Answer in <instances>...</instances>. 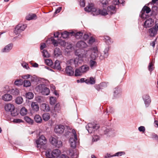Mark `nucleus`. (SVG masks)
Here are the masks:
<instances>
[{"mask_svg": "<svg viewBox=\"0 0 158 158\" xmlns=\"http://www.w3.org/2000/svg\"><path fill=\"white\" fill-rule=\"evenodd\" d=\"M89 67L86 64L82 65L81 67L75 69V76L76 77L81 76L83 74L87 72L89 70Z\"/></svg>", "mask_w": 158, "mask_h": 158, "instance_id": "39448f33", "label": "nucleus"}, {"mask_svg": "<svg viewBox=\"0 0 158 158\" xmlns=\"http://www.w3.org/2000/svg\"><path fill=\"white\" fill-rule=\"evenodd\" d=\"M83 35V33L81 32H77L75 35V37L77 39H80L82 36Z\"/></svg>", "mask_w": 158, "mask_h": 158, "instance_id": "a18cd8bd", "label": "nucleus"}, {"mask_svg": "<svg viewBox=\"0 0 158 158\" xmlns=\"http://www.w3.org/2000/svg\"><path fill=\"white\" fill-rule=\"evenodd\" d=\"M11 94L14 95H18L19 94V91L17 89H12L10 91Z\"/></svg>", "mask_w": 158, "mask_h": 158, "instance_id": "7c9ffc66", "label": "nucleus"}, {"mask_svg": "<svg viewBox=\"0 0 158 158\" xmlns=\"http://www.w3.org/2000/svg\"><path fill=\"white\" fill-rule=\"evenodd\" d=\"M10 121L12 122L13 123H20L23 122L21 119H10Z\"/></svg>", "mask_w": 158, "mask_h": 158, "instance_id": "37998d69", "label": "nucleus"}, {"mask_svg": "<svg viewBox=\"0 0 158 158\" xmlns=\"http://www.w3.org/2000/svg\"><path fill=\"white\" fill-rule=\"evenodd\" d=\"M89 65L91 69L94 68L97 65V63L96 61L92 60H91L89 62Z\"/></svg>", "mask_w": 158, "mask_h": 158, "instance_id": "bb28decb", "label": "nucleus"}, {"mask_svg": "<svg viewBox=\"0 0 158 158\" xmlns=\"http://www.w3.org/2000/svg\"><path fill=\"white\" fill-rule=\"evenodd\" d=\"M76 55L80 58H86L88 56V54H87V53H85V54H77L76 53Z\"/></svg>", "mask_w": 158, "mask_h": 158, "instance_id": "8fccbe9b", "label": "nucleus"}, {"mask_svg": "<svg viewBox=\"0 0 158 158\" xmlns=\"http://www.w3.org/2000/svg\"><path fill=\"white\" fill-rule=\"evenodd\" d=\"M30 77H32L31 75L29 74H27L26 75H23L22 76V78L24 79H27Z\"/></svg>", "mask_w": 158, "mask_h": 158, "instance_id": "69168bd1", "label": "nucleus"}, {"mask_svg": "<svg viewBox=\"0 0 158 158\" xmlns=\"http://www.w3.org/2000/svg\"><path fill=\"white\" fill-rule=\"evenodd\" d=\"M70 33L67 31H65L64 32L61 33L60 35L61 37H62L64 39H65L67 38Z\"/></svg>", "mask_w": 158, "mask_h": 158, "instance_id": "2f4dec72", "label": "nucleus"}, {"mask_svg": "<svg viewBox=\"0 0 158 158\" xmlns=\"http://www.w3.org/2000/svg\"><path fill=\"white\" fill-rule=\"evenodd\" d=\"M121 93L120 89L118 88H116L114 89V96L115 97L119 96Z\"/></svg>", "mask_w": 158, "mask_h": 158, "instance_id": "cd10ccee", "label": "nucleus"}, {"mask_svg": "<svg viewBox=\"0 0 158 158\" xmlns=\"http://www.w3.org/2000/svg\"><path fill=\"white\" fill-rule=\"evenodd\" d=\"M92 53L90 56V58L93 60H95L98 56L99 52L98 50L97 47H94L90 49Z\"/></svg>", "mask_w": 158, "mask_h": 158, "instance_id": "ddd939ff", "label": "nucleus"}, {"mask_svg": "<svg viewBox=\"0 0 158 158\" xmlns=\"http://www.w3.org/2000/svg\"><path fill=\"white\" fill-rule=\"evenodd\" d=\"M35 89L38 92L45 95H48L50 93L49 89L46 87L44 84L39 85L36 87Z\"/></svg>", "mask_w": 158, "mask_h": 158, "instance_id": "423d86ee", "label": "nucleus"}, {"mask_svg": "<svg viewBox=\"0 0 158 158\" xmlns=\"http://www.w3.org/2000/svg\"><path fill=\"white\" fill-rule=\"evenodd\" d=\"M96 89L98 91H99L100 89H102V87L100 85V84H99L96 85L95 86Z\"/></svg>", "mask_w": 158, "mask_h": 158, "instance_id": "338daca9", "label": "nucleus"}, {"mask_svg": "<svg viewBox=\"0 0 158 158\" xmlns=\"http://www.w3.org/2000/svg\"><path fill=\"white\" fill-rule=\"evenodd\" d=\"M146 106L148 107L150 104L151 101L149 96L147 95H144L143 96Z\"/></svg>", "mask_w": 158, "mask_h": 158, "instance_id": "f3484780", "label": "nucleus"}, {"mask_svg": "<svg viewBox=\"0 0 158 158\" xmlns=\"http://www.w3.org/2000/svg\"><path fill=\"white\" fill-rule=\"evenodd\" d=\"M65 71L67 75L69 76H71L74 74V70L70 66H68L66 67Z\"/></svg>", "mask_w": 158, "mask_h": 158, "instance_id": "6ab92c4d", "label": "nucleus"}, {"mask_svg": "<svg viewBox=\"0 0 158 158\" xmlns=\"http://www.w3.org/2000/svg\"><path fill=\"white\" fill-rule=\"evenodd\" d=\"M116 11L115 6L110 5L107 7V10L103 8L101 10V15H112L115 13Z\"/></svg>", "mask_w": 158, "mask_h": 158, "instance_id": "20e7f679", "label": "nucleus"}, {"mask_svg": "<svg viewBox=\"0 0 158 158\" xmlns=\"http://www.w3.org/2000/svg\"><path fill=\"white\" fill-rule=\"evenodd\" d=\"M5 110L7 112H10L12 116H15L18 114L16 111H15L14 106L11 104H8L4 106Z\"/></svg>", "mask_w": 158, "mask_h": 158, "instance_id": "6e6552de", "label": "nucleus"}, {"mask_svg": "<svg viewBox=\"0 0 158 158\" xmlns=\"http://www.w3.org/2000/svg\"><path fill=\"white\" fill-rule=\"evenodd\" d=\"M51 144L57 148H60L62 146V143L60 140H59L56 138L52 137L50 139Z\"/></svg>", "mask_w": 158, "mask_h": 158, "instance_id": "9b49d317", "label": "nucleus"}, {"mask_svg": "<svg viewBox=\"0 0 158 158\" xmlns=\"http://www.w3.org/2000/svg\"><path fill=\"white\" fill-rule=\"evenodd\" d=\"M37 18L36 16L34 14H29L26 17V19L27 20L35 19Z\"/></svg>", "mask_w": 158, "mask_h": 158, "instance_id": "5701e85b", "label": "nucleus"}, {"mask_svg": "<svg viewBox=\"0 0 158 158\" xmlns=\"http://www.w3.org/2000/svg\"><path fill=\"white\" fill-rule=\"evenodd\" d=\"M138 130L140 132H144L145 131V129L144 127L141 126L138 128Z\"/></svg>", "mask_w": 158, "mask_h": 158, "instance_id": "bf43d9fd", "label": "nucleus"}, {"mask_svg": "<svg viewBox=\"0 0 158 158\" xmlns=\"http://www.w3.org/2000/svg\"><path fill=\"white\" fill-rule=\"evenodd\" d=\"M125 153L123 152H118L115 154L114 156H120L122 155L125 154Z\"/></svg>", "mask_w": 158, "mask_h": 158, "instance_id": "5fc2aeb1", "label": "nucleus"}, {"mask_svg": "<svg viewBox=\"0 0 158 158\" xmlns=\"http://www.w3.org/2000/svg\"><path fill=\"white\" fill-rule=\"evenodd\" d=\"M73 129L71 126L60 124L55 126L54 131L56 134H62L65 131L64 135L66 136L69 135Z\"/></svg>", "mask_w": 158, "mask_h": 158, "instance_id": "f257e3e1", "label": "nucleus"}, {"mask_svg": "<svg viewBox=\"0 0 158 158\" xmlns=\"http://www.w3.org/2000/svg\"><path fill=\"white\" fill-rule=\"evenodd\" d=\"M45 63L48 66H51L53 64L52 60L50 59H47L45 60Z\"/></svg>", "mask_w": 158, "mask_h": 158, "instance_id": "de8ad7c7", "label": "nucleus"}, {"mask_svg": "<svg viewBox=\"0 0 158 158\" xmlns=\"http://www.w3.org/2000/svg\"><path fill=\"white\" fill-rule=\"evenodd\" d=\"M85 82L87 84L93 85L95 83V80L94 77H91L89 79H86Z\"/></svg>", "mask_w": 158, "mask_h": 158, "instance_id": "b1692460", "label": "nucleus"}, {"mask_svg": "<svg viewBox=\"0 0 158 158\" xmlns=\"http://www.w3.org/2000/svg\"><path fill=\"white\" fill-rule=\"evenodd\" d=\"M77 47L80 48H86L88 45L84 41H78L76 44Z\"/></svg>", "mask_w": 158, "mask_h": 158, "instance_id": "a211bd4d", "label": "nucleus"}, {"mask_svg": "<svg viewBox=\"0 0 158 158\" xmlns=\"http://www.w3.org/2000/svg\"><path fill=\"white\" fill-rule=\"evenodd\" d=\"M52 42L55 46H57L58 44L59 43L58 42L57 40H55L54 39H52L51 40Z\"/></svg>", "mask_w": 158, "mask_h": 158, "instance_id": "4d7b16f0", "label": "nucleus"}, {"mask_svg": "<svg viewBox=\"0 0 158 158\" xmlns=\"http://www.w3.org/2000/svg\"><path fill=\"white\" fill-rule=\"evenodd\" d=\"M99 126L98 124L94 122L89 123L86 126V128L89 133H91L94 132L95 130L98 129Z\"/></svg>", "mask_w": 158, "mask_h": 158, "instance_id": "0eeeda50", "label": "nucleus"}, {"mask_svg": "<svg viewBox=\"0 0 158 158\" xmlns=\"http://www.w3.org/2000/svg\"><path fill=\"white\" fill-rule=\"evenodd\" d=\"M58 42L61 46L63 47L65 46L66 45V43L64 40H61L60 41H59Z\"/></svg>", "mask_w": 158, "mask_h": 158, "instance_id": "680f3d73", "label": "nucleus"}, {"mask_svg": "<svg viewBox=\"0 0 158 158\" xmlns=\"http://www.w3.org/2000/svg\"><path fill=\"white\" fill-rule=\"evenodd\" d=\"M23 102V99L21 97H17L15 100V103L18 104H22Z\"/></svg>", "mask_w": 158, "mask_h": 158, "instance_id": "72a5a7b5", "label": "nucleus"}, {"mask_svg": "<svg viewBox=\"0 0 158 158\" xmlns=\"http://www.w3.org/2000/svg\"><path fill=\"white\" fill-rule=\"evenodd\" d=\"M23 86L25 87H28L30 86L31 83L28 80H24V81Z\"/></svg>", "mask_w": 158, "mask_h": 158, "instance_id": "49530a36", "label": "nucleus"}, {"mask_svg": "<svg viewBox=\"0 0 158 158\" xmlns=\"http://www.w3.org/2000/svg\"><path fill=\"white\" fill-rule=\"evenodd\" d=\"M158 31V21H156L154 27L150 28L148 30L149 35L152 37L154 36Z\"/></svg>", "mask_w": 158, "mask_h": 158, "instance_id": "1a4fd4ad", "label": "nucleus"}, {"mask_svg": "<svg viewBox=\"0 0 158 158\" xmlns=\"http://www.w3.org/2000/svg\"><path fill=\"white\" fill-rule=\"evenodd\" d=\"M31 108L33 110L37 111L39 110V105L36 102H32L31 104Z\"/></svg>", "mask_w": 158, "mask_h": 158, "instance_id": "393cba45", "label": "nucleus"}, {"mask_svg": "<svg viewBox=\"0 0 158 158\" xmlns=\"http://www.w3.org/2000/svg\"><path fill=\"white\" fill-rule=\"evenodd\" d=\"M62 9V7H58L54 13L55 14H57L59 13Z\"/></svg>", "mask_w": 158, "mask_h": 158, "instance_id": "774afa93", "label": "nucleus"}, {"mask_svg": "<svg viewBox=\"0 0 158 158\" xmlns=\"http://www.w3.org/2000/svg\"><path fill=\"white\" fill-rule=\"evenodd\" d=\"M109 47L106 48L104 51V55H103V58H106L108 56V52L109 51Z\"/></svg>", "mask_w": 158, "mask_h": 158, "instance_id": "4c0bfd02", "label": "nucleus"}, {"mask_svg": "<svg viewBox=\"0 0 158 158\" xmlns=\"http://www.w3.org/2000/svg\"><path fill=\"white\" fill-rule=\"evenodd\" d=\"M42 106L43 108H44V110L46 111H49L50 108L48 105L45 103H43L42 104Z\"/></svg>", "mask_w": 158, "mask_h": 158, "instance_id": "79ce46f5", "label": "nucleus"}, {"mask_svg": "<svg viewBox=\"0 0 158 158\" xmlns=\"http://www.w3.org/2000/svg\"><path fill=\"white\" fill-rule=\"evenodd\" d=\"M99 139V137L98 135H94L93 137L92 141L95 142L97 141Z\"/></svg>", "mask_w": 158, "mask_h": 158, "instance_id": "052dcab7", "label": "nucleus"}, {"mask_svg": "<svg viewBox=\"0 0 158 158\" xmlns=\"http://www.w3.org/2000/svg\"><path fill=\"white\" fill-rule=\"evenodd\" d=\"M13 46L12 44H9L6 46L2 50V52H8L12 49Z\"/></svg>", "mask_w": 158, "mask_h": 158, "instance_id": "4be33fe9", "label": "nucleus"}, {"mask_svg": "<svg viewBox=\"0 0 158 158\" xmlns=\"http://www.w3.org/2000/svg\"><path fill=\"white\" fill-rule=\"evenodd\" d=\"M27 110L24 107H23L20 110V114L22 116L26 115L27 113Z\"/></svg>", "mask_w": 158, "mask_h": 158, "instance_id": "f704fd0d", "label": "nucleus"}, {"mask_svg": "<svg viewBox=\"0 0 158 158\" xmlns=\"http://www.w3.org/2000/svg\"><path fill=\"white\" fill-rule=\"evenodd\" d=\"M52 152L51 150L49 149L47 150L45 152V156L46 157L48 158H53Z\"/></svg>", "mask_w": 158, "mask_h": 158, "instance_id": "a878e982", "label": "nucleus"}, {"mask_svg": "<svg viewBox=\"0 0 158 158\" xmlns=\"http://www.w3.org/2000/svg\"><path fill=\"white\" fill-rule=\"evenodd\" d=\"M114 112L113 108L111 106H109L108 108H107L106 110L104 112V114H106L108 113H112Z\"/></svg>", "mask_w": 158, "mask_h": 158, "instance_id": "e433bc0d", "label": "nucleus"}, {"mask_svg": "<svg viewBox=\"0 0 158 158\" xmlns=\"http://www.w3.org/2000/svg\"><path fill=\"white\" fill-rule=\"evenodd\" d=\"M95 41V39L93 37H91L89 40L88 43L89 44H92Z\"/></svg>", "mask_w": 158, "mask_h": 158, "instance_id": "864d4df0", "label": "nucleus"}, {"mask_svg": "<svg viewBox=\"0 0 158 158\" xmlns=\"http://www.w3.org/2000/svg\"><path fill=\"white\" fill-rule=\"evenodd\" d=\"M26 96L27 98L29 99H32L34 97V94L31 92H29L27 93Z\"/></svg>", "mask_w": 158, "mask_h": 158, "instance_id": "ea45409f", "label": "nucleus"}, {"mask_svg": "<svg viewBox=\"0 0 158 158\" xmlns=\"http://www.w3.org/2000/svg\"><path fill=\"white\" fill-rule=\"evenodd\" d=\"M71 132L73 134L74 138H71L69 139V142H70L71 147L73 148L76 147V143L78 139L76 134V133L75 129L72 130Z\"/></svg>", "mask_w": 158, "mask_h": 158, "instance_id": "9d476101", "label": "nucleus"}, {"mask_svg": "<svg viewBox=\"0 0 158 158\" xmlns=\"http://www.w3.org/2000/svg\"><path fill=\"white\" fill-rule=\"evenodd\" d=\"M154 23V20L151 19L150 18L147 19L144 22V27L147 28L150 27L152 26Z\"/></svg>", "mask_w": 158, "mask_h": 158, "instance_id": "2eb2a0df", "label": "nucleus"}, {"mask_svg": "<svg viewBox=\"0 0 158 158\" xmlns=\"http://www.w3.org/2000/svg\"><path fill=\"white\" fill-rule=\"evenodd\" d=\"M53 158H59V155H60V151L58 149H55L53 150L52 151Z\"/></svg>", "mask_w": 158, "mask_h": 158, "instance_id": "412c9836", "label": "nucleus"}, {"mask_svg": "<svg viewBox=\"0 0 158 158\" xmlns=\"http://www.w3.org/2000/svg\"><path fill=\"white\" fill-rule=\"evenodd\" d=\"M42 53L44 57L48 58L50 56V54L46 50H43L42 52Z\"/></svg>", "mask_w": 158, "mask_h": 158, "instance_id": "58836bf2", "label": "nucleus"}, {"mask_svg": "<svg viewBox=\"0 0 158 158\" xmlns=\"http://www.w3.org/2000/svg\"><path fill=\"white\" fill-rule=\"evenodd\" d=\"M100 84V85L101 87H102V89L106 87L107 86V83L106 82H102Z\"/></svg>", "mask_w": 158, "mask_h": 158, "instance_id": "13d9d810", "label": "nucleus"}, {"mask_svg": "<svg viewBox=\"0 0 158 158\" xmlns=\"http://www.w3.org/2000/svg\"><path fill=\"white\" fill-rule=\"evenodd\" d=\"M104 37L105 41L107 44H110L112 43L113 41L111 40V38L109 36H105Z\"/></svg>", "mask_w": 158, "mask_h": 158, "instance_id": "473e14b6", "label": "nucleus"}, {"mask_svg": "<svg viewBox=\"0 0 158 158\" xmlns=\"http://www.w3.org/2000/svg\"><path fill=\"white\" fill-rule=\"evenodd\" d=\"M119 3V0H114L112 2V3L113 4L112 5L115 6L116 5H117Z\"/></svg>", "mask_w": 158, "mask_h": 158, "instance_id": "e2e57ef3", "label": "nucleus"}, {"mask_svg": "<svg viewBox=\"0 0 158 158\" xmlns=\"http://www.w3.org/2000/svg\"><path fill=\"white\" fill-rule=\"evenodd\" d=\"M149 70L150 71H152L153 70V64L152 63H150L148 66Z\"/></svg>", "mask_w": 158, "mask_h": 158, "instance_id": "0e129e2a", "label": "nucleus"}, {"mask_svg": "<svg viewBox=\"0 0 158 158\" xmlns=\"http://www.w3.org/2000/svg\"><path fill=\"white\" fill-rule=\"evenodd\" d=\"M61 51L59 48H55L54 51V55L57 57L61 54Z\"/></svg>", "mask_w": 158, "mask_h": 158, "instance_id": "c9c22d12", "label": "nucleus"}, {"mask_svg": "<svg viewBox=\"0 0 158 158\" xmlns=\"http://www.w3.org/2000/svg\"><path fill=\"white\" fill-rule=\"evenodd\" d=\"M54 68L58 70H60L61 67L60 62L59 61L56 60L54 63V65L53 66Z\"/></svg>", "mask_w": 158, "mask_h": 158, "instance_id": "c85d7f7f", "label": "nucleus"}, {"mask_svg": "<svg viewBox=\"0 0 158 158\" xmlns=\"http://www.w3.org/2000/svg\"><path fill=\"white\" fill-rule=\"evenodd\" d=\"M100 1L103 7H106L108 4V0H100Z\"/></svg>", "mask_w": 158, "mask_h": 158, "instance_id": "a19ab883", "label": "nucleus"}, {"mask_svg": "<svg viewBox=\"0 0 158 158\" xmlns=\"http://www.w3.org/2000/svg\"><path fill=\"white\" fill-rule=\"evenodd\" d=\"M79 2V4L81 6L84 7L85 6V0H78Z\"/></svg>", "mask_w": 158, "mask_h": 158, "instance_id": "3c124183", "label": "nucleus"}, {"mask_svg": "<svg viewBox=\"0 0 158 158\" xmlns=\"http://www.w3.org/2000/svg\"><path fill=\"white\" fill-rule=\"evenodd\" d=\"M102 130L104 131V134L109 136L113 135L114 133V129L103 127L102 128Z\"/></svg>", "mask_w": 158, "mask_h": 158, "instance_id": "dca6fc26", "label": "nucleus"}, {"mask_svg": "<svg viewBox=\"0 0 158 158\" xmlns=\"http://www.w3.org/2000/svg\"><path fill=\"white\" fill-rule=\"evenodd\" d=\"M43 118H50V116L49 113H45L42 115Z\"/></svg>", "mask_w": 158, "mask_h": 158, "instance_id": "603ef678", "label": "nucleus"}, {"mask_svg": "<svg viewBox=\"0 0 158 158\" xmlns=\"http://www.w3.org/2000/svg\"><path fill=\"white\" fill-rule=\"evenodd\" d=\"M24 120L29 124L32 125L34 122V121L33 119H24Z\"/></svg>", "mask_w": 158, "mask_h": 158, "instance_id": "6e6d98bb", "label": "nucleus"}, {"mask_svg": "<svg viewBox=\"0 0 158 158\" xmlns=\"http://www.w3.org/2000/svg\"><path fill=\"white\" fill-rule=\"evenodd\" d=\"M47 140L43 135H40L39 138L35 140L36 147L39 149L45 148V145L47 143Z\"/></svg>", "mask_w": 158, "mask_h": 158, "instance_id": "f03ea898", "label": "nucleus"}, {"mask_svg": "<svg viewBox=\"0 0 158 158\" xmlns=\"http://www.w3.org/2000/svg\"><path fill=\"white\" fill-rule=\"evenodd\" d=\"M50 103L51 105H54L55 104L56 102V99L55 98L51 97L50 98Z\"/></svg>", "mask_w": 158, "mask_h": 158, "instance_id": "c03bdc74", "label": "nucleus"}, {"mask_svg": "<svg viewBox=\"0 0 158 158\" xmlns=\"http://www.w3.org/2000/svg\"><path fill=\"white\" fill-rule=\"evenodd\" d=\"M151 11V9L148 7L146 6H144L143 8L141 11L140 14V17L143 19L146 18V15L144 13L145 11L146 13L148 14Z\"/></svg>", "mask_w": 158, "mask_h": 158, "instance_id": "4468645a", "label": "nucleus"}, {"mask_svg": "<svg viewBox=\"0 0 158 158\" xmlns=\"http://www.w3.org/2000/svg\"><path fill=\"white\" fill-rule=\"evenodd\" d=\"M84 10L86 11L91 12L94 15H101V10L95 8L94 4L92 3H89L88 6L85 8Z\"/></svg>", "mask_w": 158, "mask_h": 158, "instance_id": "7ed1b4c3", "label": "nucleus"}, {"mask_svg": "<svg viewBox=\"0 0 158 158\" xmlns=\"http://www.w3.org/2000/svg\"><path fill=\"white\" fill-rule=\"evenodd\" d=\"M69 154L72 157V158H77L78 156L75 154L74 151L72 149H69L68 151Z\"/></svg>", "mask_w": 158, "mask_h": 158, "instance_id": "c756f323", "label": "nucleus"}, {"mask_svg": "<svg viewBox=\"0 0 158 158\" xmlns=\"http://www.w3.org/2000/svg\"><path fill=\"white\" fill-rule=\"evenodd\" d=\"M23 83L22 80H17L15 82V84L16 85L19 86L22 84Z\"/></svg>", "mask_w": 158, "mask_h": 158, "instance_id": "09e8293b", "label": "nucleus"}, {"mask_svg": "<svg viewBox=\"0 0 158 158\" xmlns=\"http://www.w3.org/2000/svg\"><path fill=\"white\" fill-rule=\"evenodd\" d=\"M27 25L26 24H19L15 27L14 31V33L16 34H18L24 31Z\"/></svg>", "mask_w": 158, "mask_h": 158, "instance_id": "f8f14e48", "label": "nucleus"}, {"mask_svg": "<svg viewBox=\"0 0 158 158\" xmlns=\"http://www.w3.org/2000/svg\"><path fill=\"white\" fill-rule=\"evenodd\" d=\"M12 98V96L9 94H5L2 97V99L3 101L6 102L10 101Z\"/></svg>", "mask_w": 158, "mask_h": 158, "instance_id": "aec40b11", "label": "nucleus"}]
</instances>
